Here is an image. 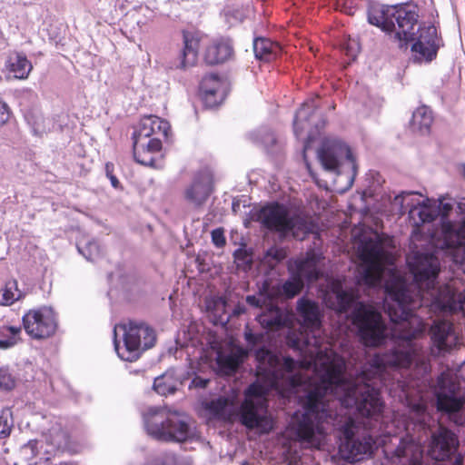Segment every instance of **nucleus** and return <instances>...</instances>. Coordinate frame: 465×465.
I'll use <instances>...</instances> for the list:
<instances>
[{"instance_id":"c756f323","label":"nucleus","mask_w":465,"mask_h":465,"mask_svg":"<svg viewBox=\"0 0 465 465\" xmlns=\"http://www.w3.org/2000/svg\"><path fill=\"white\" fill-rule=\"evenodd\" d=\"M77 250L86 260L92 262L98 258L102 253L101 247L95 240L78 242Z\"/></svg>"},{"instance_id":"b1692460","label":"nucleus","mask_w":465,"mask_h":465,"mask_svg":"<svg viewBox=\"0 0 465 465\" xmlns=\"http://www.w3.org/2000/svg\"><path fill=\"white\" fill-rule=\"evenodd\" d=\"M432 122L431 110L428 106L422 105L413 112L411 127L413 132L425 135L430 134Z\"/></svg>"},{"instance_id":"79ce46f5","label":"nucleus","mask_w":465,"mask_h":465,"mask_svg":"<svg viewBox=\"0 0 465 465\" xmlns=\"http://www.w3.org/2000/svg\"><path fill=\"white\" fill-rule=\"evenodd\" d=\"M338 5L340 10L349 15H353L356 12V6L351 0H343L341 4L339 3Z\"/></svg>"},{"instance_id":"bf43d9fd","label":"nucleus","mask_w":465,"mask_h":465,"mask_svg":"<svg viewBox=\"0 0 465 465\" xmlns=\"http://www.w3.org/2000/svg\"><path fill=\"white\" fill-rule=\"evenodd\" d=\"M126 291H133L132 288L125 287Z\"/></svg>"},{"instance_id":"c85d7f7f","label":"nucleus","mask_w":465,"mask_h":465,"mask_svg":"<svg viewBox=\"0 0 465 465\" xmlns=\"http://www.w3.org/2000/svg\"><path fill=\"white\" fill-rule=\"evenodd\" d=\"M23 296L15 280H10L0 289V305L10 306Z\"/></svg>"},{"instance_id":"de8ad7c7","label":"nucleus","mask_w":465,"mask_h":465,"mask_svg":"<svg viewBox=\"0 0 465 465\" xmlns=\"http://www.w3.org/2000/svg\"><path fill=\"white\" fill-rule=\"evenodd\" d=\"M246 302L255 308H262V301L261 297L255 295H248L246 297Z\"/></svg>"},{"instance_id":"e433bc0d","label":"nucleus","mask_w":465,"mask_h":465,"mask_svg":"<svg viewBox=\"0 0 465 465\" xmlns=\"http://www.w3.org/2000/svg\"><path fill=\"white\" fill-rule=\"evenodd\" d=\"M146 465H178V463L174 454H166L148 462Z\"/></svg>"},{"instance_id":"dca6fc26","label":"nucleus","mask_w":465,"mask_h":465,"mask_svg":"<svg viewBox=\"0 0 465 465\" xmlns=\"http://www.w3.org/2000/svg\"><path fill=\"white\" fill-rule=\"evenodd\" d=\"M429 333L440 354L450 352L459 344V338L448 321H434Z\"/></svg>"},{"instance_id":"72a5a7b5","label":"nucleus","mask_w":465,"mask_h":465,"mask_svg":"<svg viewBox=\"0 0 465 465\" xmlns=\"http://www.w3.org/2000/svg\"><path fill=\"white\" fill-rule=\"evenodd\" d=\"M13 428L12 411L9 409L3 410L0 413V439L10 435Z\"/></svg>"},{"instance_id":"9d476101","label":"nucleus","mask_w":465,"mask_h":465,"mask_svg":"<svg viewBox=\"0 0 465 465\" xmlns=\"http://www.w3.org/2000/svg\"><path fill=\"white\" fill-rule=\"evenodd\" d=\"M433 394L440 418L455 426L465 427V398L460 393V384L442 372L433 386Z\"/></svg>"},{"instance_id":"603ef678","label":"nucleus","mask_w":465,"mask_h":465,"mask_svg":"<svg viewBox=\"0 0 465 465\" xmlns=\"http://www.w3.org/2000/svg\"><path fill=\"white\" fill-rule=\"evenodd\" d=\"M214 306L217 311L224 310L226 306V302L223 298H219V300L215 302Z\"/></svg>"},{"instance_id":"423d86ee","label":"nucleus","mask_w":465,"mask_h":465,"mask_svg":"<svg viewBox=\"0 0 465 465\" xmlns=\"http://www.w3.org/2000/svg\"><path fill=\"white\" fill-rule=\"evenodd\" d=\"M147 434L163 442H185L197 436L194 421L188 415L150 407L143 415Z\"/></svg>"},{"instance_id":"f8f14e48","label":"nucleus","mask_w":465,"mask_h":465,"mask_svg":"<svg viewBox=\"0 0 465 465\" xmlns=\"http://www.w3.org/2000/svg\"><path fill=\"white\" fill-rule=\"evenodd\" d=\"M322 254L310 251L306 256L296 262V276L286 281L279 288V294L286 299L293 298L303 287V281L313 282L322 275L318 265L322 260Z\"/></svg>"},{"instance_id":"39448f33","label":"nucleus","mask_w":465,"mask_h":465,"mask_svg":"<svg viewBox=\"0 0 465 465\" xmlns=\"http://www.w3.org/2000/svg\"><path fill=\"white\" fill-rule=\"evenodd\" d=\"M430 207L436 211V214L430 221H435L440 217V231L431 234L434 250L432 252H421V253L435 254L440 257L442 253L451 256L453 262L460 264L465 272V219L462 218L461 223L457 224L449 221L447 218L453 210L455 200L450 197H443L439 203H431ZM420 252V251H418Z\"/></svg>"},{"instance_id":"58836bf2","label":"nucleus","mask_w":465,"mask_h":465,"mask_svg":"<svg viewBox=\"0 0 465 465\" xmlns=\"http://www.w3.org/2000/svg\"><path fill=\"white\" fill-rule=\"evenodd\" d=\"M285 257L284 252L281 249L277 248H270L266 252V258L271 261H274L275 262H279L283 260Z\"/></svg>"},{"instance_id":"ea45409f","label":"nucleus","mask_w":465,"mask_h":465,"mask_svg":"<svg viewBox=\"0 0 465 465\" xmlns=\"http://www.w3.org/2000/svg\"><path fill=\"white\" fill-rule=\"evenodd\" d=\"M210 382V380L209 379H204V378H202L200 376H197L195 375L190 384H189V389L190 390H193V389H205L207 387V385L209 384Z\"/></svg>"},{"instance_id":"f03ea898","label":"nucleus","mask_w":465,"mask_h":465,"mask_svg":"<svg viewBox=\"0 0 465 465\" xmlns=\"http://www.w3.org/2000/svg\"><path fill=\"white\" fill-rule=\"evenodd\" d=\"M410 363V356L397 353L371 354L366 349L349 353L348 361L325 359L314 366V382L302 384L295 394L304 412L293 419L292 430L305 448L321 449L334 432L339 455L349 463L369 458L376 449L371 430L384 411L380 391L399 379V370Z\"/></svg>"},{"instance_id":"49530a36","label":"nucleus","mask_w":465,"mask_h":465,"mask_svg":"<svg viewBox=\"0 0 465 465\" xmlns=\"http://www.w3.org/2000/svg\"><path fill=\"white\" fill-rule=\"evenodd\" d=\"M17 341L15 340L14 337H8L6 336L5 339H0V349H9L14 347Z\"/></svg>"},{"instance_id":"4c0bfd02","label":"nucleus","mask_w":465,"mask_h":465,"mask_svg":"<svg viewBox=\"0 0 465 465\" xmlns=\"http://www.w3.org/2000/svg\"><path fill=\"white\" fill-rule=\"evenodd\" d=\"M212 241L213 244L218 248L223 247L225 245L226 240L223 228H217L212 232Z\"/></svg>"},{"instance_id":"864d4df0","label":"nucleus","mask_w":465,"mask_h":465,"mask_svg":"<svg viewBox=\"0 0 465 465\" xmlns=\"http://www.w3.org/2000/svg\"><path fill=\"white\" fill-rule=\"evenodd\" d=\"M108 178L110 179L111 184L114 188L119 187V180L114 174H110Z\"/></svg>"},{"instance_id":"412c9836","label":"nucleus","mask_w":465,"mask_h":465,"mask_svg":"<svg viewBox=\"0 0 465 465\" xmlns=\"http://www.w3.org/2000/svg\"><path fill=\"white\" fill-rule=\"evenodd\" d=\"M169 130L168 122L154 115L145 116L141 120L139 129L134 133V140L143 141L154 134H161L166 138Z\"/></svg>"},{"instance_id":"a18cd8bd","label":"nucleus","mask_w":465,"mask_h":465,"mask_svg":"<svg viewBox=\"0 0 465 465\" xmlns=\"http://www.w3.org/2000/svg\"><path fill=\"white\" fill-rule=\"evenodd\" d=\"M9 116L10 113L7 104L0 101V126L8 121Z\"/></svg>"},{"instance_id":"8fccbe9b","label":"nucleus","mask_w":465,"mask_h":465,"mask_svg":"<svg viewBox=\"0 0 465 465\" xmlns=\"http://www.w3.org/2000/svg\"><path fill=\"white\" fill-rule=\"evenodd\" d=\"M359 53V45L356 41H351L347 47V54L351 56L353 59Z\"/></svg>"},{"instance_id":"3c124183","label":"nucleus","mask_w":465,"mask_h":465,"mask_svg":"<svg viewBox=\"0 0 465 465\" xmlns=\"http://www.w3.org/2000/svg\"><path fill=\"white\" fill-rule=\"evenodd\" d=\"M245 312V307L243 305L238 304L232 312V315L239 316Z\"/></svg>"},{"instance_id":"4468645a","label":"nucleus","mask_w":465,"mask_h":465,"mask_svg":"<svg viewBox=\"0 0 465 465\" xmlns=\"http://www.w3.org/2000/svg\"><path fill=\"white\" fill-rule=\"evenodd\" d=\"M411 42V50L413 59L417 62H431L440 46L441 39L438 36L437 28L433 25L418 26L413 30L411 38L406 39L402 45Z\"/></svg>"},{"instance_id":"cd10ccee","label":"nucleus","mask_w":465,"mask_h":465,"mask_svg":"<svg viewBox=\"0 0 465 465\" xmlns=\"http://www.w3.org/2000/svg\"><path fill=\"white\" fill-rule=\"evenodd\" d=\"M43 448V442L37 440H29L26 444L21 447L20 454L28 465H36L42 460L47 458L40 457V450Z\"/></svg>"},{"instance_id":"a19ab883","label":"nucleus","mask_w":465,"mask_h":465,"mask_svg":"<svg viewBox=\"0 0 465 465\" xmlns=\"http://www.w3.org/2000/svg\"><path fill=\"white\" fill-rule=\"evenodd\" d=\"M162 149V142L159 138H152L145 143V150L149 153H158Z\"/></svg>"},{"instance_id":"ddd939ff","label":"nucleus","mask_w":465,"mask_h":465,"mask_svg":"<svg viewBox=\"0 0 465 465\" xmlns=\"http://www.w3.org/2000/svg\"><path fill=\"white\" fill-rule=\"evenodd\" d=\"M415 194V192H401L394 197L391 206L400 215L408 213L412 226L418 229L425 223H430L436 211L430 207V199L422 202L414 200Z\"/></svg>"},{"instance_id":"2f4dec72","label":"nucleus","mask_w":465,"mask_h":465,"mask_svg":"<svg viewBox=\"0 0 465 465\" xmlns=\"http://www.w3.org/2000/svg\"><path fill=\"white\" fill-rule=\"evenodd\" d=\"M221 87V78L215 74L205 75L200 84L201 93H207L209 91L212 93H223Z\"/></svg>"},{"instance_id":"6e6552de","label":"nucleus","mask_w":465,"mask_h":465,"mask_svg":"<svg viewBox=\"0 0 465 465\" xmlns=\"http://www.w3.org/2000/svg\"><path fill=\"white\" fill-rule=\"evenodd\" d=\"M254 216L264 228L279 232L281 237L292 235L295 239L303 240L315 228L314 223L309 217L302 214L291 215L288 209L278 203L262 207Z\"/></svg>"},{"instance_id":"c03bdc74","label":"nucleus","mask_w":465,"mask_h":465,"mask_svg":"<svg viewBox=\"0 0 465 465\" xmlns=\"http://www.w3.org/2000/svg\"><path fill=\"white\" fill-rule=\"evenodd\" d=\"M21 333V328L17 326H8L3 330V335L8 337H14L16 341L20 340L19 335Z\"/></svg>"},{"instance_id":"37998d69","label":"nucleus","mask_w":465,"mask_h":465,"mask_svg":"<svg viewBox=\"0 0 465 465\" xmlns=\"http://www.w3.org/2000/svg\"><path fill=\"white\" fill-rule=\"evenodd\" d=\"M261 143L269 149L276 143V137L272 132L266 130L264 135L261 138Z\"/></svg>"},{"instance_id":"473e14b6","label":"nucleus","mask_w":465,"mask_h":465,"mask_svg":"<svg viewBox=\"0 0 465 465\" xmlns=\"http://www.w3.org/2000/svg\"><path fill=\"white\" fill-rule=\"evenodd\" d=\"M16 385V377L8 367H0V390L9 391Z\"/></svg>"},{"instance_id":"09e8293b","label":"nucleus","mask_w":465,"mask_h":465,"mask_svg":"<svg viewBox=\"0 0 465 465\" xmlns=\"http://www.w3.org/2000/svg\"><path fill=\"white\" fill-rule=\"evenodd\" d=\"M455 205H456V212L461 215L460 221L458 223V224H460L462 218L465 219V198L461 199L459 202L455 201Z\"/></svg>"},{"instance_id":"f3484780","label":"nucleus","mask_w":465,"mask_h":465,"mask_svg":"<svg viewBox=\"0 0 465 465\" xmlns=\"http://www.w3.org/2000/svg\"><path fill=\"white\" fill-rule=\"evenodd\" d=\"M317 108L316 99H310L304 102L296 112L293 121V130L296 135H299V133L306 126L314 128L315 132H320L325 126V118L322 114H317Z\"/></svg>"},{"instance_id":"0eeeda50","label":"nucleus","mask_w":465,"mask_h":465,"mask_svg":"<svg viewBox=\"0 0 465 465\" xmlns=\"http://www.w3.org/2000/svg\"><path fill=\"white\" fill-rule=\"evenodd\" d=\"M368 22L382 31L393 35L403 47L402 43L413 35L418 25L417 7L411 5H387L380 3L370 4Z\"/></svg>"},{"instance_id":"bb28decb","label":"nucleus","mask_w":465,"mask_h":465,"mask_svg":"<svg viewBox=\"0 0 465 465\" xmlns=\"http://www.w3.org/2000/svg\"><path fill=\"white\" fill-rule=\"evenodd\" d=\"M246 356L247 352L243 350H241L237 354H219L217 357V364L224 374L231 375L238 370Z\"/></svg>"},{"instance_id":"a878e982","label":"nucleus","mask_w":465,"mask_h":465,"mask_svg":"<svg viewBox=\"0 0 465 465\" xmlns=\"http://www.w3.org/2000/svg\"><path fill=\"white\" fill-rule=\"evenodd\" d=\"M232 401L225 397H218L203 402L205 411L213 417L225 419L232 411Z\"/></svg>"},{"instance_id":"5701e85b","label":"nucleus","mask_w":465,"mask_h":465,"mask_svg":"<svg viewBox=\"0 0 465 465\" xmlns=\"http://www.w3.org/2000/svg\"><path fill=\"white\" fill-rule=\"evenodd\" d=\"M5 66L10 73L14 74L15 78L21 80L26 79L33 69L31 62L21 53L11 54L5 62Z\"/></svg>"},{"instance_id":"1a4fd4ad","label":"nucleus","mask_w":465,"mask_h":465,"mask_svg":"<svg viewBox=\"0 0 465 465\" xmlns=\"http://www.w3.org/2000/svg\"><path fill=\"white\" fill-rule=\"evenodd\" d=\"M114 348L118 356L126 361H134L156 342L155 331L143 322H129L114 327Z\"/></svg>"},{"instance_id":"aec40b11","label":"nucleus","mask_w":465,"mask_h":465,"mask_svg":"<svg viewBox=\"0 0 465 465\" xmlns=\"http://www.w3.org/2000/svg\"><path fill=\"white\" fill-rule=\"evenodd\" d=\"M233 54V46L229 39L219 38L209 44L205 49L204 61L214 65L223 64Z\"/></svg>"},{"instance_id":"7c9ffc66","label":"nucleus","mask_w":465,"mask_h":465,"mask_svg":"<svg viewBox=\"0 0 465 465\" xmlns=\"http://www.w3.org/2000/svg\"><path fill=\"white\" fill-rule=\"evenodd\" d=\"M134 157L142 165L153 166L154 158L153 153L145 150V143L139 141V139L134 141Z\"/></svg>"},{"instance_id":"052dcab7","label":"nucleus","mask_w":465,"mask_h":465,"mask_svg":"<svg viewBox=\"0 0 465 465\" xmlns=\"http://www.w3.org/2000/svg\"><path fill=\"white\" fill-rule=\"evenodd\" d=\"M229 318H230V317H227V318L225 319V321H224V322H229Z\"/></svg>"},{"instance_id":"6e6d98bb","label":"nucleus","mask_w":465,"mask_h":465,"mask_svg":"<svg viewBox=\"0 0 465 465\" xmlns=\"http://www.w3.org/2000/svg\"><path fill=\"white\" fill-rule=\"evenodd\" d=\"M239 207V203H232V211L236 212V209Z\"/></svg>"},{"instance_id":"f704fd0d","label":"nucleus","mask_w":465,"mask_h":465,"mask_svg":"<svg viewBox=\"0 0 465 465\" xmlns=\"http://www.w3.org/2000/svg\"><path fill=\"white\" fill-rule=\"evenodd\" d=\"M234 261L239 268L248 270L251 268L252 263V256L246 250L237 249L233 253Z\"/></svg>"},{"instance_id":"13d9d810","label":"nucleus","mask_w":465,"mask_h":465,"mask_svg":"<svg viewBox=\"0 0 465 465\" xmlns=\"http://www.w3.org/2000/svg\"><path fill=\"white\" fill-rule=\"evenodd\" d=\"M242 465H252V464L246 461V462H243Z\"/></svg>"},{"instance_id":"c9c22d12","label":"nucleus","mask_w":465,"mask_h":465,"mask_svg":"<svg viewBox=\"0 0 465 465\" xmlns=\"http://www.w3.org/2000/svg\"><path fill=\"white\" fill-rule=\"evenodd\" d=\"M203 100L206 107L208 108H213L219 105L223 98L224 94L223 93H202Z\"/></svg>"},{"instance_id":"6ab92c4d","label":"nucleus","mask_w":465,"mask_h":465,"mask_svg":"<svg viewBox=\"0 0 465 465\" xmlns=\"http://www.w3.org/2000/svg\"><path fill=\"white\" fill-rule=\"evenodd\" d=\"M189 379V372L182 369H169L153 381V390L162 396L174 394Z\"/></svg>"},{"instance_id":"a211bd4d","label":"nucleus","mask_w":465,"mask_h":465,"mask_svg":"<svg viewBox=\"0 0 465 465\" xmlns=\"http://www.w3.org/2000/svg\"><path fill=\"white\" fill-rule=\"evenodd\" d=\"M213 192V177L208 171L199 172L192 183L186 188L184 196L187 202L200 207L207 201Z\"/></svg>"},{"instance_id":"4be33fe9","label":"nucleus","mask_w":465,"mask_h":465,"mask_svg":"<svg viewBox=\"0 0 465 465\" xmlns=\"http://www.w3.org/2000/svg\"><path fill=\"white\" fill-rule=\"evenodd\" d=\"M199 41L189 34H183V48L173 63L172 67L187 69L195 64L198 56Z\"/></svg>"},{"instance_id":"20e7f679","label":"nucleus","mask_w":465,"mask_h":465,"mask_svg":"<svg viewBox=\"0 0 465 465\" xmlns=\"http://www.w3.org/2000/svg\"><path fill=\"white\" fill-rule=\"evenodd\" d=\"M430 420L424 402L411 404L405 420L406 437L400 440L391 458L399 460L401 465H425L421 444L430 438L428 454L431 459L448 461L450 465H463L457 435L441 424L432 430Z\"/></svg>"},{"instance_id":"7ed1b4c3","label":"nucleus","mask_w":465,"mask_h":465,"mask_svg":"<svg viewBox=\"0 0 465 465\" xmlns=\"http://www.w3.org/2000/svg\"><path fill=\"white\" fill-rule=\"evenodd\" d=\"M297 315L300 327H293V314L277 306H270L256 316L264 329L278 331L287 329L286 342L293 350L304 354L302 361H294L291 357L282 356L274 350L272 338L268 332H254L248 325L244 330V339L248 349L255 356L256 381L252 383L245 392V401L242 405L240 420L249 430H256L260 434L269 433L273 421L268 415L267 395L271 390L286 396L300 393L302 384L314 382L316 373L314 366L325 359L331 361H348L349 353L362 351L349 350L345 355L327 352L320 347L322 314L319 305L304 297L297 302Z\"/></svg>"},{"instance_id":"9b49d317","label":"nucleus","mask_w":465,"mask_h":465,"mask_svg":"<svg viewBox=\"0 0 465 465\" xmlns=\"http://www.w3.org/2000/svg\"><path fill=\"white\" fill-rule=\"evenodd\" d=\"M317 158L326 172L335 175L348 173L349 185H352L358 166L346 143L336 138H325L317 150Z\"/></svg>"},{"instance_id":"2eb2a0df","label":"nucleus","mask_w":465,"mask_h":465,"mask_svg":"<svg viewBox=\"0 0 465 465\" xmlns=\"http://www.w3.org/2000/svg\"><path fill=\"white\" fill-rule=\"evenodd\" d=\"M23 325L26 333L33 339H45L54 334L57 318L51 307L30 310L23 316Z\"/></svg>"},{"instance_id":"5fc2aeb1","label":"nucleus","mask_w":465,"mask_h":465,"mask_svg":"<svg viewBox=\"0 0 465 465\" xmlns=\"http://www.w3.org/2000/svg\"><path fill=\"white\" fill-rule=\"evenodd\" d=\"M112 168H113V165H111L109 163H106L105 171H106V174H107L108 177H109L110 174H112V172H111Z\"/></svg>"},{"instance_id":"f257e3e1","label":"nucleus","mask_w":465,"mask_h":465,"mask_svg":"<svg viewBox=\"0 0 465 465\" xmlns=\"http://www.w3.org/2000/svg\"><path fill=\"white\" fill-rule=\"evenodd\" d=\"M359 265L357 283L364 291L379 292L381 303L360 301L357 293L344 291L340 283L324 294L327 307L348 313L362 345L376 348L390 345L382 353L410 356L409 368L414 359L412 341L423 335L427 324L415 313L428 307L436 313H455L465 310V290L457 292L450 285L437 282L440 271V257L411 252L407 263L413 282L408 283L392 262L378 237H364L357 244Z\"/></svg>"},{"instance_id":"393cba45","label":"nucleus","mask_w":465,"mask_h":465,"mask_svg":"<svg viewBox=\"0 0 465 465\" xmlns=\"http://www.w3.org/2000/svg\"><path fill=\"white\" fill-rule=\"evenodd\" d=\"M281 46L268 38L258 37L253 41V52L259 60L271 61L281 53Z\"/></svg>"},{"instance_id":"4d7b16f0","label":"nucleus","mask_w":465,"mask_h":465,"mask_svg":"<svg viewBox=\"0 0 465 465\" xmlns=\"http://www.w3.org/2000/svg\"><path fill=\"white\" fill-rule=\"evenodd\" d=\"M462 173H463V176L465 178V164L462 165Z\"/></svg>"}]
</instances>
